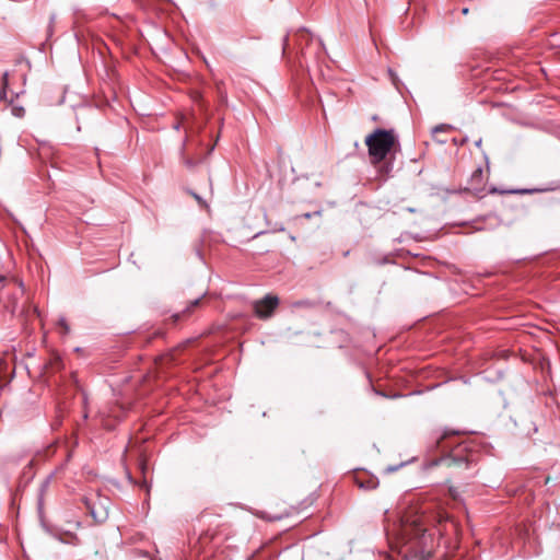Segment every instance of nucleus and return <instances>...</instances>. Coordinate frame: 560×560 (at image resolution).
Masks as SVG:
<instances>
[{
    "label": "nucleus",
    "mask_w": 560,
    "mask_h": 560,
    "mask_svg": "<svg viewBox=\"0 0 560 560\" xmlns=\"http://www.w3.org/2000/svg\"><path fill=\"white\" fill-rule=\"evenodd\" d=\"M399 544V553L406 560H428L433 551V537L420 518L401 525Z\"/></svg>",
    "instance_id": "1"
},
{
    "label": "nucleus",
    "mask_w": 560,
    "mask_h": 560,
    "mask_svg": "<svg viewBox=\"0 0 560 560\" xmlns=\"http://www.w3.org/2000/svg\"><path fill=\"white\" fill-rule=\"evenodd\" d=\"M364 142L368 147L370 162L373 166L380 165L386 160L387 155L399 145L394 129L377 128L365 137Z\"/></svg>",
    "instance_id": "2"
},
{
    "label": "nucleus",
    "mask_w": 560,
    "mask_h": 560,
    "mask_svg": "<svg viewBox=\"0 0 560 560\" xmlns=\"http://www.w3.org/2000/svg\"><path fill=\"white\" fill-rule=\"evenodd\" d=\"M279 298L273 294H267L261 300L253 304L255 315L260 319L270 318L279 306Z\"/></svg>",
    "instance_id": "3"
},
{
    "label": "nucleus",
    "mask_w": 560,
    "mask_h": 560,
    "mask_svg": "<svg viewBox=\"0 0 560 560\" xmlns=\"http://www.w3.org/2000/svg\"><path fill=\"white\" fill-rule=\"evenodd\" d=\"M436 522L438 530L441 536L458 535L459 525L447 512H439Z\"/></svg>",
    "instance_id": "4"
},
{
    "label": "nucleus",
    "mask_w": 560,
    "mask_h": 560,
    "mask_svg": "<svg viewBox=\"0 0 560 560\" xmlns=\"http://www.w3.org/2000/svg\"><path fill=\"white\" fill-rule=\"evenodd\" d=\"M105 502H108V499L97 498L96 501H86V506L96 523H103L108 517V508Z\"/></svg>",
    "instance_id": "5"
},
{
    "label": "nucleus",
    "mask_w": 560,
    "mask_h": 560,
    "mask_svg": "<svg viewBox=\"0 0 560 560\" xmlns=\"http://www.w3.org/2000/svg\"><path fill=\"white\" fill-rule=\"evenodd\" d=\"M546 188H517V189H509V190H500L499 188L492 186V194H520V195H532L536 192L546 191Z\"/></svg>",
    "instance_id": "6"
},
{
    "label": "nucleus",
    "mask_w": 560,
    "mask_h": 560,
    "mask_svg": "<svg viewBox=\"0 0 560 560\" xmlns=\"http://www.w3.org/2000/svg\"><path fill=\"white\" fill-rule=\"evenodd\" d=\"M199 303H200V299H196V300L191 301L189 303V305L183 312L174 314L172 316L174 323H176L179 319H184V318L188 317L194 312V310L199 305Z\"/></svg>",
    "instance_id": "7"
},
{
    "label": "nucleus",
    "mask_w": 560,
    "mask_h": 560,
    "mask_svg": "<svg viewBox=\"0 0 560 560\" xmlns=\"http://www.w3.org/2000/svg\"><path fill=\"white\" fill-rule=\"evenodd\" d=\"M185 141H187V138L185 139ZM182 161L183 164L188 168L195 167L200 162L199 159H194L188 155V153L186 152V142H184L182 148Z\"/></svg>",
    "instance_id": "8"
},
{
    "label": "nucleus",
    "mask_w": 560,
    "mask_h": 560,
    "mask_svg": "<svg viewBox=\"0 0 560 560\" xmlns=\"http://www.w3.org/2000/svg\"><path fill=\"white\" fill-rule=\"evenodd\" d=\"M294 38L296 43L302 46L303 43L307 44L312 40V35L306 30H300L295 33Z\"/></svg>",
    "instance_id": "9"
},
{
    "label": "nucleus",
    "mask_w": 560,
    "mask_h": 560,
    "mask_svg": "<svg viewBox=\"0 0 560 560\" xmlns=\"http://www.w3.org/2000/svg\"><path fill=\"white\" fill-rule=\"evenodd\" d=\"M130 560H158L155 557H152L145 551H141L139 549H135L131 553Z\"/></svg>",
    "instance_id": "10"
},
{
    "label": "nucleus",
    "mask_w": 560,
    "mask_h": 560,
    "mask_svg": "<svg viewBox=\"0 0 560 560\" xmlns=\"http://www.w3.org/2000/svg\"><path fill=\"white\" fill-rule=\"evenodd\" d=\"M467 450V445L464 443L458 444L453 451L450 456V458H446L445 460L452 459L453 462H457L460 458V455L464 451Z\"/></svg>",
    "instance_id": "11"
},
{
    "label": "nucleus",
    "mask_w": 560,
    "mask_h": 560,
    "mask_svg": "<svg viewBox=\"0 0 560 560\" xmlns=\"http://www.w3.org/2000/svg\"><path fill=\"white\" fill-rule=\"evenodd\" d=\"M454 435V432H443L442 434H440L439 436H436L435 439V444H436V447L438 448H441V450H444L446 448L447 445H445V441L450 438Z\"/></svg>",
    "instance_id": "12"
},
{
    "label": "nucleus",
    "mask_w": 560,
    "mask_h": 560,
    "mask_svg": "<svg viewBox=\"0 0 560 560\" xmlns=\"http://www.w3.org/2000/svg\"><path fill=\"white\" fill-rule=\"evenodd\" d=\"M16 67L19 68L18 71L21 72L20 75H21V79H22L23 83H25L26 72L30 69L28 62L25 61V60H18Z\"/></svg>",
    "instance_id": "13"
},
{
    "label": "nucleus",
    "mask_w": 560,
    "mask_h": 560,
    "mask_svg": "<svg viewBox=\"0 0 560 560\" xmlns=\"http://www.w3.org/2000/svg\"><path fill=\"white\" fill-rule=\"evenodd\" d=\"M355 480L360 488L368 489V490L375 489L376 485H377V482L373 479H368L365 482H363V481H360V479L357 477Z\"/></svg>",
    "instance_id": "14"
},
{
    "label": "nucleus",
    "mask_w": 560,
    "mask_h": 560,
    "mask_svg": "<svg viewBox=\"0 0 560 560\" xmlns=\"http://www.w3.org/2000/svg\"><path fill=\"white\" fill-rule=\"evenodd\" d=\"M9 78H10V73L9 72H4L3 75H2V86H1V91H0V96L1 97H4L5 96V92L9 88Z\"/></svg>",
    "instance_id": "15"
},
{
    "label": "nucleus",
    "mask_w": 560,
    "mask_h": 560,
    "mask_svg": "<svg viewBox=\"0 0 560 560\" xmlns=\"http://www.w3.org/2000/svg\"><path fill=\"white\" fill-rule=\"evenodd\" d=\"M215 533L210 534L209 532H206L200 535L199 541L200 544L206 545L207 542L212 541L215 538Z\"/></svg>",
    "instance_id": "16"
},
{
    "label": "nucleus",
    "mask_w": 560,
    "mask_h": 560,
    "mask_svg": "<svg viewBox=\"0 0 560 560\" xmlns=\"http://www.w3.org/2000/svg\"><path fill=\"white\" fill-rule=\"evenodd\" d=\"M509 354H510L509 350L494 351L492 349L491 358H492V360L495 359V358H503V359H505V358L509 357Z\"/></svg>",
    "instance_id": "17"
},
{
    "label": "nucleus",
    "mask_w": 560,
    "mask_h": 560,
    "mask_svg": "<svg viewBox=\"0 0 560 560\" xmlns=\"http://www.w3.org/2000/svg\"><path fill=\"white\" fill-rule=\"evenodd\" d=\"M24 108L23 107H20V106H13L12 107V114L16 117H23L24 116Z\"/></svg>",
    "instance_id": "18"
},
{
    "label": "nucleus",
    "mask_w": 560,
    "mask_h": 560,
    "mask_svg": "<svg viewBox=\"0 0 560 560\" xmlns=\"http://www.w3.org/2000/svg\"><path fill=\"white\" fill-rule=\"evenodd\" d=\"M497 399H498V404H500L504 409H506V408H508V406H509V401L506 400V398L503 396V394H502V393H499V395H498V398H497Z\"/></svg>",
    "instance_id": "19"
},
{
    "label": "nucleus",
    "mask_w": 560,
    "mask_h": 560,
    "mask_svg": "<svg viewBox=\"0 0 560 560\" xmlns=\"http://www.w3.org/2000/svg\"><path fill=\"white\" fill-rule=\"evenodd\" d=\"M190 195L196 199V201L203 208H208L207 202L196 192L190 191Z\"/></svg>",
    "instance_id": "20"
},
{
    "label": "nucleus",
    "mask_w": 560,
    "mask_h": 560,
    "mask_svg": "<svg viewBox=\"0 0 560 560\" xmlns=\"http://www.w3.org/2000/svg\"><path fill=\"white\" fill-rule=\"evenodd\" d=\"M481 174H482L481 168H477V170L472 173V176H471V183L474 184L475 182H479V180H480V178H481Z\"/></svg>",
    "instance_id": "21"
},
{
    "label": "nucleus",
    "mask_w": 560,
    "mask_h": 560,
    "mask_svg": "<svg viewBox=\"0 0 560 560\" xmlns=\"http://www.w3.org/2000/svg\"><path fill=\"white\" fill-rule=\"evenodd\" d=\"M485 77H486V79H485V80H482L480 83H479V82H476V83H475L476 88H479V86L481 88V89H480V92H482L483 90H486V85H485V84L488 82V72H487V70L485 71Z\"/></svg>",
    "instance_id": "22"
},
{
    "label": "nucleus",
    "mask_w": 560,
    "mask_h": 560,
    "mask_svg": "<svg viewBox=\"0 0 560 560\" xmlns=\"http://www.w3.org/2000/svg\"><path fill=\"white\" fill-rule=\"evenodd\" d=\"M451 498L455 501V503H458V492L454 488L448 489Z\"/></svg>",
    "instance_id": "23"
},
{
    "label": "nucleus",
    "mask_w": 560,
    "mask_h": 560,
    "mask_svg": "<svg viewBox=\"0 0 560 560\" xmlns=\"http://www.w3.org/2000/svg\"><path fill=\"white\" fill-rule=\"evenodd\" d=\"M508 418H509V421H510V423H511V427H510L508 423H505V425H506L509 429H511V428H515V427H516V421L514 420L513 416L510 413V415H508Z\"/></svg>",
    "instance_id": "24"
},
{
    "label": "nucleus",
    "mask_w": 560,
    "mask_h": 560,
    "mask_svg": "<svg viewBox=\"0 0 560 560\" xmlns=\"http://www.w3.org/2000/svg\"><path fill=\"white\" fill-rule=\"evenodd\" d=\"M210 516V514L207 512V511H203L200 515V522H203V523H208V517Z\"/></svg>",
    "instance_id": "25"
},
{
    "label": "nucleus",
    "mask_w": 560,
    "mask_h": 560,
    "mask_svg": "<svg viewBox=\"0 0 560 560\" xmlns=\"http://www.w3.org/2000/svg\"><path fill=\"white\" fill-rule=\"evenodd\" d=\"M14 284L16 285V291H19V293H23V284L22 282H14Z\"/></svg>",
    "instance_id": "26"
},
{
    "label": "nucleus",
    "mask_w": 560,
    "mask_h": 560,
    "mask_svg": "<svg viewBox=\"0 0 560 560\" xmlns=\"http://www.w3.org/2000/svg\"><path fill=\"white\" fill-rule=\"evenodd\" d=\"M60 325L62 326V328L65 329V331H66V332H68L69 327H68V325H67V323H66V320H65V319L60 320Z\"/></svg>",
    "instance_id": "27"
},
{
    "label": "nucleus",
    "mask_w": 560,
    "mask_h": 560,
    "mask_svg": "<svg viewBox=\"0 0 560 560\" xmlns=\"http://www.w3.org/2000/svg\"><path fill=\"white\" fill-rule=\"evenodd\" d=\"M288 42H289V37L285 36L284 39H283V52L285 51L287 47H288Z\"/></svg>",
    "instance_id": "28"
},
{
    "label": "nucleus",
    "mask_w": 560,
    "mask_h": 560,
    "mask_svg": "<svg viewBox=\"0 0 560 560\" xmlns=\"http://www.w3.org/2000/svg\"><path fill=\"white\" fill-rule=\"evenodd\" d=\"M465 462H466L467 464L472 463V462H474L472 455H468V456H466V457H465Z\"/></svg>",
    "instance_id": "29"
},
{
    "label": "nucleus",
    "mask_w": 560,
    "mask_h": 560,
    "mask_svg": "<svg viewBox=\"0 0 560 560\" xmlns=\"http://www.w3.org/2000/svg\"><path fill=\"white\" fill-rule=\"evenodd\" d=\"M15 306H16V302L14 301L12 303V305L10 306L11 307V312L13 313L15 311Z\"/></svg>",
    "instance_id": "30"
},
{
    "label": "nucleus",
    "mask_w": 560,
    "mask_h": 560,
    "mask_svg": "<svg viewBox=\"0 0 560 560\" xmlns=\"http://www.w3.org/2000/svg\"><path fill=\"white\" fill-rule=\"evenodd\" d=\"M470 189L475 190L476 191V195L479 196V197H483L485 195H479V191L476 189V187H471Z\"/></svg>",
    "instance_id": "31"
},
{
    "label": "nucleus",
    "mask_w": 560,
    "mask_h": 560,
    "mask_svg": "<svg viewBox=\"0 0 560 560\" xmlns=\"http://www.w3.org/2000/svg\"><path fill=\"white\" fill-rule=\"evenodd\" d=\"M462 13H463V14H467V13H468V9H467V8H464V9L462 10Z\"/></svg>",
    "instance_id": "32"
},
{
    "label": "nucleus",
    "mask_w": 560,
    "mask_h": 560,
    "mask_svg": "<svg viewBox=\"0 0 560 560\" xmlns=\"http://www.w3.org/2000/svg\"><path fill=\"white\" fill-rule=\"evenodd\" d=\"M498 377L501 378L502 377V371L501 370H498Z\"/></svg>",
    "instance_id": "33"
},
{
    "label": "nucleus",
    "mask_w": 560,
    "mask_h": 560,
    "mask_svg": "<svg viewBox=\"0 0 560 560\" xmlns=\"http://www.w3.org/2000/svg\"><path fill=\"white\" fill-rule=\"evenodd\" d=\"M154 336H162V332H161V331H156V332L154 334Z\"/></svg>",
    "instance_id": "34"
},
{
    "label": "nucleus",
    "mask_w": 560,
    "mask_h": 560,
    "mask_svg": "<svg viewBox=\"0 0 560 560\" xmlns=\"http://www.w3.org/2000/svg\"><path fill=\"white\" fill-rule=\"evenodd\" d=\"M479 73H480V72H478V73H474V74H472V77H474L475 79H477Z\"/></svg>",
    "instance_id": "35"
},
{
    "label": "nucleus",
    "mask_w": 560,
    "mask_h": 560,
    "mask_svg": "<svg viewBox=\"0 0 560 560\" xmlns=\"http://www.w3.org/2000/svg\"><path fill=\"white\" fill-rule=\"evenodd\" d=\"M491 73H492V80L495 79L494 75H493V73H494L493 69L491 70Z\"/></svg>",
    "instance_id": "36"
},
{
    "label": "nucleus",
    "mask_w": 560,
    "mask_h": 560,
    "mask_svg": "<svg viewBox=\"0 0 560 560\" xmlns=\"http://www.w3.org/2000/svg\"><path fill=\"white\" fill-rule=\"evenodd\" d=\"M2 280H3V277L0 276V281H2Z\"/></svg>",
    "instance_id": "37"
}]
</instances>
